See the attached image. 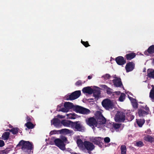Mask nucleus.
<instances>
[{"label": "nucleus", "instance_id": "63", "mask_svg": "<svg viewBox=\"0 0 154 154\" xmlns=\"http://www.w3.org/2000/svg\"><path fill=\"white\" fill-rule=\"evenodd\" d=\"M153 113H154V110H153Z\"/></svg>", "mask_w": 154, "mask_h": 154}, {"label": "nucleus", "instance_id": "57", "mask_svg": "<svg viewBox=\"0 0 154 154\" xmlns=\"http://www.w3.org/2000/svg\"><path fill=\"white\" fill-rule=\"evenodd\" d=\"M129 99L130 100L132 101V100H133V99H134L132 97H129Z\"/></svg>", "mask_w": 154, "mask_h": 154}, {"label": "nucleus", "instance_id": "54", "mask_svg": "<svg viewBox=\"0 0 154 154\" xmlns=\"http://www.w3.org/2000/svg\"><path fill=\"white\" fill-rule=\"evenodd\" d=\"M103 143H102V142H100V144L98 143V144H97V145H98L100 147H102V144Z\"/></svg>", "mask_w": 154, "mask_h": 154}, {"label": "nucleus", "instance_id": "49", "mask_svg": "<svg viewBox=\"0 0 154 154\" xmlns=\"http://www.w3.org/2000/svg\"><path fill=\"white\" fill-rule=\"evenodd\" d=\"M61 140L63 141V142H66L67 140V138L65 136L61 138Z\"/></svg>", "mask_w": 154, "mask_h": 154}, {"label": "nucleus", "instance_id": "44", "mask_svg": "<svg viewBox=\"0 0 154 154\" xmlns=\"http://www.w3.org/2000/svg\"><path fill=\"white\" fill-rule=\"evenodd\" d=\"M141 108L145 109L146 110V111H145L146 112H147L149 113V108L147 106V105H146L145 107L143 106H142Z\"/></svg>", "mask_w": 154, "mask_h": 154}, {"label": "nucleus", "instance_id": "24", "mask_svg": "<svg viewBox=\"0 0 154 154\" xmlns=\"http://www.w3.org/2000/svg\"><path fill=\"white\" fill-rule=\"evenodd\" d=\"M10 133L8 132H4L2 136V139L4 140H7L9 137Z\"/></svg>", "mask_w": 154, "mask_h": 154}, {"label": "nucleus", "instance_id": "45", "mask_svg": "<svg viewBox=\"0 0 154 154\" xmlns=\"http://www.w3.org/2000/svg\"><path fill=\"white\" fill-rule=\"evenodd\" d=\"M132 105L134 108H137L138 107V104L137 102L132 104Z\"/></svg>", "mask_w": 154, "mask_h": 154}, {"label": "nucleus", "instance_id": "6", "mask_svg": "<svg viewBox=\"0 0 154 154\" xmlns=\"http://www.w3.org/2000/svg\"><path fill=\"white\" fill-rule=\"evenodd\" d=\"M86 122L88 125L90 127H97V122L96 119L93 117H90L86 119Z\"/></svg>", "mask_w": 154, "mask_h": 154}, {"label": "nucleus", "instance_id": "15", "mask_svg": "<svg viewBox=\"0 0 154 154\" xmlns=\"http://www.w3.org/2000/svg\"><path fill=\"white\" fill-rule=\"evenodd\" d=\"M154 53V45L150 46L147 50L144 52V54L146 55H149V54H152Z\"/></svg>", "mask_w": 154, "mask_h": 154}, {"label": "nucleus", "instance_id": "10", "mask_svg": "<svg viewBox=\"0 0 154 154\" xmlns=\"http://www.w3.org/2000/svg\"><path fill=\"white\" fill-rule=\"evenodd\" d=\"M112 80V82L115 87H123L121 79L120 78H116Z\"/></svg>", "mask_w": 154, "mask_h": 154}, {"label": "nucleus", "instance_id": "29", "mask_svg": "<svg viewBox=\"0 0 154 154\" xmlns=\"http://www.w3.org/2000/svg\"><path fill=\"white\" fill-rule=\"evenodd\" d=\"M82 106H78L74 105L73 110L76 112L80 113Z\"/></svg>", "mask_w": 154, "mask_h": 154}, {"label": "nucleus", "instance_id": "55", "mask_svg": "<svg viewBox=\"0 0 154 154\" xmlns=\"http://www.w3.org/2000/svg\"><path fill=\"white\" fill-rule=\"evenodd\" d=\"M92 77V75H89L88 76V79H91Z\"/></svg>", "mask_w": 154, "mask_h": 154}, {"label": "nucleus", "instance_id": "37", "mask_svg": "<svg viewBox=\"0 0 154 154\" xmlns=\"http://www.w3.org/2000/svg\"><path fill=\"white\" fill-rule=\"evenodd\" d=\"M135 145L137 147H140L144 146V144L142 141H140L137 142Z\"/></svg>", "mask_w": 154, "mask_h": 154}, {"label": "nucleus", "instance_id": "26", "mask_svg": "<svg viewBox=\"0 0 154 154\" xmlns=\"http://www.w3.org/2000/svg\"><path fill=\"white\" fill-rule=\"evenodd\" d=\"M145 122V120L143 119H139L137 121V124L140 127H141Z\"/></svg>", "mask_w": 154, "mask_h": 154}, {"label": "nucleus", "instance_id": "42", "mask_svg": "<svg viewBox=\"0 0 154 154\" xmlns=\"http://www.w3.org/2000/svg\"><path fill=\"white\" fill-rule=\"evenodd\" d=\"M82 82L81 80L77 81L75 83V85L77 86H79L82 85Z\"/></svg>", "mask_w": 154, "mask_h": 154}, {"label": "nucleus", "instance_id": "31", "mask_svg": "<svg viewBox=\"0 0 154 154\" xmlns=\"http://www.w3.org/2000/svg\"><path fill=\"white\" fill-rule=\"evenodd\" d=\"M27 128L29 129H32L34 128V125L31 122H27V123L25 124Z\"/></svg>", "mask_w": 154, "mask_h": 154}, {"label": "nucleus", "instance_id": "50", "mask_svg": "<svg viewBox=\"0 0 154 154\" xmlns=\"http://www.w3.org/2000/svg\"><path fill=\"white\" fill-rule=\"evenodd\" d=\"M26 119L27 122H31V119L27 116L26 117Z\"/></svg>", "mask_w": 154, "mask_h": 154}, {"label": "nucleus", "instance_id": "8", "mask_svg": "<svg viewBox=\"0 0 154 154\" xmlns=\"http://www.w3.org/2000/svg\"><path fill=\"white\" fill-rule=\"evenodd\" d=\"M55 145L61 149L64 150L65 149V145L63 141L60 139H55L54 141Z\"/></svg>", "mask_w": 154, "mask_h": 154}, {"label": "nucleus", "instance_id": "39", "mask_svg": "<svg viewBox=\"0 0 154 154\" xmlns=\"http://www.w3.org/2000/svg\"><path fill=\"white\" fill-rule=\"evenodd\" d=\"M81 42L85 47L90 46L88 41L85 42L82 40Z\"/></svg>", "mask_w": 154, "mask_h": 154}, {"label": "nucleus", "instance_id": "30", "mask_svg": "<svg viewBox=\"0 0 154 154\" xmlns=\"http://www.w3.org/2000/svg\"><path fill=\"white\" fill-rule=\"evenodd\" d=\"M152 88L149 93V97L152 100H154V86H152Z\"/></svg>", "mask_w": 154, "mask_h": 154}, {"label": "nucleus", "instance_id": "64", "mask_svg": "<svg viewBox=\"0 0 154 154\" xmlns=\"http://www.w3.org/2000/svg\"><path fill=\"white\" fill-rule=\"evenodd\" d=\"M153 61H154V59H153Z\"/></svg>", "mask_w": 154, "mask_h": 154}, {"label": "nucleus", "instance_id": "32", "mask_svg": "<svg viewBox=\"0 0 154 154\" xmlns=\"http://www.w3.org/2000/svg\"><path fill=\"white\" fill-rule=\"evenodd\" d=\"M102 139L101 137H96L94 138L93 140V142L95 144H100V143L102 142Z\"/></svg>", "mask_w": 154, "mask_h": 154}, {"label": "nucleus", "instance_id": "14", "mask_svg": "<svg viewBox=\"0 0 154 154\" xmlns=\"http://www.w3.org/2000/svg\"><path fill=\"white\" fill-rule=\"evenodd\" d=\"M72 122L71 121L67 120L66 119L62 120L61 122V125L67 127H72Z\"/></svg>", "mask_w": 154, "mask_h": 154}, {"label": "nucleus", "instance_id": "38", "mask_svg": "<svg viewBox=\"0 0 154 154\" xmlns=\"http://www.w3.org/2000/svg\"><path fill=\"white\" fill-rule=\"evenodd\" d=\"M102 77L104 78L105 80H106L110 79L111 77L110 75L108 74H106L104 75H103Z\"/></svg>", "mask_w": 154, "mask_h": 154}, {"label": "nucleus", "instance_id": "25", "mask_svg": "<svg viewBox=\"0 0 154 154\" xmlns=\"http://www.w3.org/2000/svg\"><path fill=\"white\" fill-rule=\"evenodd\" d=\"M19 130V129L17 128H13L11 129H8L6 130V131H9L12 132L13 134H16L18 133Z\"/></svg>", "mask_w": 154, "mask_h": 154}, {"label": "nucleus", "instance_id": "20", "mask_svg": "<svg viewBox=\"0 0 154 154\" xmlns=\"http://www.w3.org/2000/svg\"><path fill=\"white\" fill-rule=\"evenodd\" d=\"M147 76L149 78H154V69H149L147 70Z\"/></svg>", "mask_w": 154, "mask_h": 154}, {"label": "nucleus", "instance_id": "47", "mask_svg": "<svg viewBox=\"0 0 154 154\" xmlns=\"http://www.w3.org/2000/svg\"><path fill=\"white\" fill-rule=\"evenodd\" d=\"M112 89L109 88L108 87L106 89L107 93L108 94H111L112 93L111 91Z\"/></svg>", "mask_w": 154, "mask_h": 154}, {"label": "nucleus", "instance_id": "3", "mask_svg": "<svg viewBox=\"0 0 154 154\" xmlns=\"http://www.w3.org/2000/svg\"><path fill=\"white\" fill-rule=\"evenodd\" d=\"M114 119L116 122H124L125 120V113L122 112L118 111L115 116Z\"/></svg>", "mask_w": 154, "mask_h": 154}, {"label": "nucleus", "instance_id": "13", "mask_svg": "<svg viewBox=\"0 0 154 154\" xmlns=\"http://www.w3.org/2000/svg\"><path fill=\"white\" fill-rule=\"evenodd\" d=\"M52 124L56 128H59L62 126L60 120L58 118H54L51 121Z\"/></svg>", "mask_w": 154, "mask_h": 154}, {"label": "nucleus", "instance_id": "46", "mask_svg": "<svg viewBox=\"0 0 154 154\" xmlns=\"http://www.w3.org/2000/svg\"><path fill=\"white\" fill-rule=\"evenodd\" d=\"M145 133L147 134H152V132L150 129H148L145 131Z\"/></svg>", "mask_w": 154, "mask_h": 154}, {"label": "nucleus", "instance_id": "9", "mask_svg": "<svg viewBox=\"0 0 154 154\" xmlns=\"http://www.w3.org/2000/svg\"><path fill=\"white\" fill-rule=\"evenodd\" d=\"M97 122V124L98 123L100 125H103L105 124L106 122V119L100 112L98 114Z\"/></svg>", "mask_w": 154, "mask_h": 154}, {"label": "nucleus", "instance_id": "53", "mask_svg": "<svg viewBox=\"0 0 154 154\" xmlns=\"http://www.w3.org/2000/svg\"><path fill=\"white\" fill-rule=\"evenodd\" d=\"M131 102L132 103V104H133V103H135L137 102L136 100L135 99H133V100H132V101H131Z\"/></svg>", "mask_w": 154, "mask_h": 154}, {"label": "nucleus", "instance_id": "33", "mask_svg": "<svg viewBox=\"0 0 154 154\" xmlns=\"http://www.w3.org/2000/svg\"><path fill=\"white\" fill-rule=\"evenodd\" d=\"M66 116L69 119H75L77 117V115L75 113L67 114Z\"/></svg>", "mask_w": 154, "mask_h": 154}, {"label": "nucleus", "instance_id": "22", "mask_svg": "<svg viewBox=\"0 0 154 154\" xmlns=\"http://www.w3.org/2000/svg\"><path fill=\"white\" fill-rule=\"evenodd\" d=\"M76 143L78 147L80 149L82 150L83 149H84V142H83L81 139H77Z\"/></svg>", "mask_w": 154, "mask_h": 154}, {"label": "nucleus", "instance_id": "52", "mask_svg": "<svg viewBox=\"0 0 154 154\" xmlns=\"http://www.w3.org/2000/svg\"><path fill=\"white\" fill-rule=\"evenodd\" d=\"M102 87L103 88H104L106 90L107 89V88H108V86H107L106 85H103Z\"/></svg>", "mask_w": 154, "mask_h": 154}, {"label": "nucleus", "instance_id": "18", "mask_svg": "<svg viewBox=\"0 0 154 154\" xmlns=\"http://www.w3.org/2000/svg\"><path fill=\"white\" fill-rule=\"evenodd\" d=\"M149 114V112H146L143 109H139L138 111V114L139 116L140 117H143L145 115H146Z\"/></svg>", "mask_w": 154, "mask_h": 154}, {"label": "nucleus", "instance_id": "43", "mask_svg": "<svg viewBox=\"0 0 154 154\" xmlns=\"http://www.w3.org/2000/svg\"><path fill=\"white\" fill-rule=\"evenodd\" d=\"M110 140V139L109 137H106L104 138V141L106 143H109Z\"/></svg>", "mask_w": 154, "mask_h": 154}, {"label": "nucleus", "instance_id": "1", "mask_svg": "<svg viewBox=\"0 0 154 154\" xmlns=\"http://www.w3.org/2000/svg\"><path fill=\"white\" fill-rule=\"evenodd\" d=\"M22 146L21 149L24 150L25 149L31 150L33 149L32 143L28 141L21 140L17 145V146Z\"/></svg>", "mask_w": 154, "mask_h": 154}, {"label": "nucleus", "instance_id": "40", "mask_svg": "<svg viewBox=\"0 0 154 154\" xmlns=\"http://www.w3.org/2000/svg\"><path fill=\"white\" fill-rule=\"evenodd\" d=\"M59 133V130L57 131V130H53L51 131L50 134L51 135H52L54 134H58Z\"/></svg>", "mask_w": 154, "mask_h": 154}, {"label": "nucleus", "instance_id": "58", "mask_svg": "<svg viewBox=\"0 0 154 154\" xmlns=\"http://www.w3.org/2000/svg\"><path fill=\"white\" fill-rule=\"evenodd\" d=\"M113 78H115V79H116V78H118V77H116V75H115L113 76Z\"/></svg>", "mask_w": 154, "mask_h": 154}, {"label": "nucleus", "instance_id": "28", "mask_svg": "<svg viewBox=\"0 0 154 154\" xmlns=\"http://www.w3.org/2000/svg\"><path fill=\"white\" fill-rule=\"evenodd\" d=\"M121 154H126L127 151L126 146L125 145H122L121 146Z\"/></svg>", "mask_w": 154, "mask_h": 154}, {"label": "nucleus", "instance_id": "21", "mask_svg": "<svg viewBox=\"0 0 154 154\" xmlns=\"http://www.w3.org/2000/svg\"><path fill=\"white\" fill-rule=\"evenodd\" d=\"M143 139L146 141L152 143L154 141V138L149 135H146L143 137Z\"/></svg>", "mask_w": 154, "mask_h": 154}, {"label": "nucleus", "instance_id": "36", "mask_svg": "<svg viewBox=\"0 0 154 154\" xmlns=\"http://www.w3.org/2000/svg\"><path fill=\"white\" fill-rule=\"evenodd\" d=\"M121 124H117L116 123H113L112 126L113 128L115 129H118L120 128Z\"/></svg>", "mask_w": 154, "mask_h": 154}, {"label": "nucleus", "instance_id": "11", "mask_svg": "<svg viewBox=\"0 0 154 154\" xmlns=\"http://www.w3.org/2000/svg\"><path fill=\"white\" fill-rule=\"evenodd\" d=\"M135 64L133 62H129L126 65L125 68L127 72L132 71L134 68Z\"/></svg>", "mask_w": 154, "mask_h": 154}, {"label": "nucleus", "instance_id": "27", "mask_svg": "<svg viewBox=\"0 0 154 154\" xmlns=\"http://www.w3.org/2000/svg\"><path fill=\"white\" fill-rule=\"evenodd\" d=\"M93 96L95 98H99L100 94V91L98 90H93Z\"/></svg>", "mask_w": 154, "mask_h": 154}, {"label": "nucleus", "instance_id": "19", "mask_svg": "<svg viewBox=\"0 0 154 154\" xmlns=\"http://www.w3.org/2000/svg\"><path fill=\"white\" fill-rule=\"evenodd\" d=\"M136 56L135 53L132 52L131 53L127 54L125 57L128 60H131L134 58Z\"/></svg>", "mask_w": 154, "mask_h": 154}, {"label": "nucleus", "instance_id": "56", "mask_svg": "<svg viewBox=\"0 0 154 154\" xmlns=\"http://www.w3.org/2000/svg\"><path fill=\"white\" fill-rule=\"evenodd\" d=\"M115 93L116 94H118V95H119L121 93L119 91H116V92H115Z\"/></svg>", "mask_w": 154, "mask_h": 154}, {"label": "nucleus", "instance_id": "34", "mask_svg": "<svg viewBox=\"0 0 154 154\" xmlns=\"http://www.w3.org/2000/svg\"><path fill=\"white\" fill-rule=\"evenodd\" d=\"M125 94L124 93H122L119 98V100L120 102H123L125 99Z\"/></svg>", "mask_w": 154, "mask_h": 154}, {"label": "nucleus", "instance_id": "59", "mask_svg": "<svg viewBox=\"0 0 154 154\" xmlns=\"http://www.w3.org/2000/svg\"><path fill=\"white\" fill-rule=\"evenodd\" d=\"M131 118H132V119H131V120H132V119H134V116H131Z\"/></svg>", "mask_w": 154, "mask_h": 154}, {"label": "nucleus", "instance_id": "41", "mask_svg": "<svg viewBox=\"0 0 154 154\" xmlns=\"http://www.w3.org/2000/svg\"><path fill=\"white\" fill-rule=\"evenodd\" d=\"M59 111H61L63 112H67L69 111L65 107L64 108H62L61 109H60L59 110Z\"/></svg>", "mask_w": 154, "mask_h": 154}, {"label": "nucleus", "instance_id": "5", "mask_svg": "<svg viewBox=\"0 0 154 154\" xmlns=\"http://www.w3.org/2000/svg\"><path fill=\"white\" fill-rule=\"evenodd\" d=\"M81 94L80 91H76L72 93L70 95L67 96L66 100H72L76 99L79 97Z\"/></svg>", "mask_w": 154, "mask_h": 154}, {"label": "nucleus", "instance_id": "4", "mask_svg": "<svg viewBox=\"0 0 154 154\" xmlns=\"http://www.w3.org/2000/svg\"><path fill=\"white\" fill-rule=\"evenodd\" d=\"M71 128L74 131L82 132L84 130V128L79 121L72 122Z\"/></svg>", "mask_w": 154, "mask_h": 154}, {"label": "nucleus", "instance_id": "23", "mask_svg": "<svg viewBox=\"0 0 154 154\" xmlns=\"http://www.w3.org/2000/svg\"><path fill=\"white\" fill-rule=\"evenodd\" d=\"M90 112L91 111L89 109L82 107L80 113L87 115L89 114Z\"/></svg>", "mask_w": 154, "mask_h": 154}, {"label": "nucleus", "instance_id": "61", "mask_svg": "<svg viewBox=\"0 0 154 154\" xmlns=\"http://www.w3.org/2000/svg\"><path fill=\"white\" fill-rule=\"evenodd\" d=\"M73 154H78L76 153H74Z\"/></svg>", "mask_w": 154, "mask_h": 154}, {"label": "nucleus", "instance_id": "51", "mask_svg": "<svg viewBox=\"0 0 154 154\" xmlns=\"http://www.w3.org/2000/svg\"><path fill=\"white\" fill-rule=\"evenodd\" d=\"M57 117L60 118H64V116H63L62 115H57Z\"/></svg>", "mask_w": 154, "mask_h": 154}, {"label": "nucleus", "instance_id": "2", "mask_svg": "<svg viewBox=\"0 0 154 154\" xmlns=\"http://www.w3.org/2000/svg\"><path fill=\"white\" fill-rule=\"evenodd\" d=\"M102 105L107 110L112 109L114 108L113 102L108 99H106L103 100L102 102Z\"/></svg>", "mask_w": 154, "mask_h": 154}, {"label": "nucleus", "instance_id": "16", "mask_svg": "<svg viewBox=\"0 0 154 154\" xmlns=\"http://www.w3.org/2000/svg\"><path fill=\"white\" fill-rule=\"evenodd\" d=\"M82 91L84 93L91 94L93 92V89L90 87H87L83 88L82 90Z\"/></svg>", "mask_w": 154, "mask_h": 154}, {"label": "nucleus", "instance_id": "7", "mask_svg": "<svg viewBox=\"0 0 154 154\" xmlns=\"http://www.w3.org/2000/svg\"><path fill=\"white\" fill-rule=\"evenodd\" d=\"M84 149H83L82 150H85V149L88 151H92L95 148L94 145L90 141L85 140L84 141Z\"/></svg>", "mask_w": 154, "mask_h": 154}, {"label": "nucleus", "instance_id": "17", "mask_svg": "<svg viewBox=\"0 0 154 154\" xmlns=\"http://www.w3.org/2000/svg\"><path fill=\"white\" fill-rule=\"evenodd\" d=\"M74 106V105L72 103L69 102H66L64 104V107L66 108L68 111L69 109H73Z\"/></svg>", "mask_w": 154, "mask_h": 154}, {"label": "nucleus", "instance_id": "60", "mask_svg": "<svg viewBox=\"0 0 154 154\" xmlns=\"http://www.w3.org/2000/svg\"><path fill=\"white\" fill-rule=\"evenodd\" d=\"M5 150H3L2 151V152L3 153H4V152H5Z\"/></svg>", "mask_w": 154, "mask_h": 154}, {"label": "nucleus", "instance_id": "48", "mask_svg": "<svg viewBox=\"0 0 154 154\" xmlns=\"http://www.w3.org/2000/svg\"><path fill=\"white\" fill-rule=\"evenodd\" d=\"M5 143L4 141L2 140H0V147H3Z\"/></svg>", "mask_w": 154, "mask_h": 154}, {"label": "nucleus", "instance_id": "12", "mask_svg": "<svg viewBox=\"0 0 154 154\" xmlns=\"http://www.w3.org/2000/svg\"><path fill=\"white\" fill-rule=\"evenodd\" d=\"M115 60L117 63L119 65H123L126 63L125 59H124L123 57L121 56L116 57L115 59Z\"/></svg>", "mask_w": 154, "mask_h": 154}, {"label": "nucleus", "instance_id": "35", "mask_svg": "<svg viewBox=\"0 0 154 154\" xmlns=\"http://www.w3.org/2000/svg\"><path fill=\"white\" fill-rule=\"evenodd\" d=\"M59 133L61 134H66L69 131V130L67 129H63L60 130H59Z\"/></svg>", "mask_w": 154, "mask_h": 154}, {"label": "nucleus", "instance_id": "62", "mask_svg": "<svg viewBox=\"0 0 154 154\" xmlns=\"http://www.w3.org/2000/svg\"><path fill=\"white\" fill-rule=\"evenodd\" d=\"M58 106L59 107H60V106H59V105H58Z\"/></svg>", "mask_w": 154, "mask_h": 154}]
</instances>
